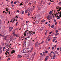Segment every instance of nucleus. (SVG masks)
Listing matches in <instances>:
<instances>
[{"mask_svg":"<svg viewBox=\"0 0 61 61\" xmlns=\"http://www.w3.org/2000/svg\"><path fill=\"white\" fill-rule=\"evenodd\" d=\"M56 9L58 10L59 14L57 15V19H60V18L61 17V8H59V6L56 7Z\"/></svg>","mask_w":61,"mask_h":61,"instance_id":"f257e3e1","label":"nucleus"},{"mask_svg":"<svg viewBox=\"0 0 61 61\" xmlns=\"http://www.w3.org/2000/svg\"><path fill=\"white\" fill-rule=\"evenodd\" d=\"M29 34V31L27 32L25 31V32L24 33V35L25 36H28Z\"/></svg>","mask_w":61,"mask_h":61,"instance_id":"f03ea898","label":"nucleus"},{"mask_svg":"<svg viewBox=\"0 0 61 61\" xmlns=\"http://www.w3.org/2000/svg\"><path fill=\"white\" fill-rule=\"evenodd\" d=\"M21 52L22 53H25L27 52V49L26 48H25L23 50L21 51Z\"/></svg>","mask_w":61,"mask_h":61,"instance_id":"7ed1b4c3","label":"nucleus"},{"mask_svg":"<svg viewBox=\"0 0 61 61\" xmlns=\"http://www.w3.org/2000/svg\"><path fill=\"white\" fill-rule=\"evenodd\" d=\"M25 41H24L23 42V46H25V42H26V40H27V39L26 38H25Z\"/></svg>","mask_w":61,"mask_h":61,"instance_id":"20e7f679","label":"nucleus"},{"mask_svg":"<svg viewBox=\"0 0 61 61\" xmlns=\"http://www.w3.org/2000/svg\"><path fill=\"white\" fill-rule=\"evenodd\" d=\"M33 31H29V35L28 36H31V35H32V33Z\"/></svg>","mask_w":61,"mask_h":61,"instance_id":"39448f33","label":"nucleus"},{"mask_svg":"<svg viewBox=\"0 0 61 61\" xmlns=\"http://www.w3.org/2000/svg\"><path fill=\"white\" fill-rule=\"evenodd\" d=\"M13 29V27H9V31H12V30Z\"/></svg>","mask_w":61,"mask_h":61,"instance_id":"423d86ee","label":"nucleus"},{"mask_svg":"<svg viewBox=\"0 0 61 61\" xmlns=\"http://www.w3.org/2000/svg\"><path fill=\"white\" fill-rule=\"evenodd\" d=\"M28 11L30 13H31L32 10L31 9H28Z\"/></svg>","mask_w":61,"mask_h":61,"instance_id":"0eeeda50","label":"nucleus"},{"mask_svg":"<svg viewBox=\"0 0 61 61\" xmlns=\"http://www.w3.org/2000/svg\"><path fill=\"white\" fill-rule=\"evenodd\" d=\"M51 15H49L47 17V19L49 20V18H50V17H51Z\"/></svg>","mask_w":61,"mask_h":61,"instance_id":"6e6552de","label":"nucleus"},{"mask_svg":"<svg viewBox=\"0 0 61 61\" xmlns=\"http://www.w3.org/2000/svg\"><path fill=\"white\" fill-rule=\"evenodd\" d=\"M10 41H12L13 40V36H10Z\"/></svg>","mask_w":61,"mask_h":61,"instance_id":"1a4fd4ad","label":"nucleus"},{"mask_svg":"<svg viewBox=\"0 0 61 61\" xmlns=\"http://www.w3.org/2000/svg\"><path fill=\"white\" fill-rule=\"evenodd\" d=\"M33 49H34V48H33V47H32L31 48L30 50V52H32L33 50Z\"/></svg>","mask_w":61,"mask_h":61,"instance_id":"9d476101","label":"nucleus"},{"mask_svg":"<svg viewBox=\"0 0 61 61\" xmlns=\"http://www.w3.org/2000/svg\"><path fill=\"white\" fill-rule=\"evenodd\" d=\"M15 51L14 50H13L12 51H11V54H13L14 53H15Z\"/></svg>","mask_w":61,"mask_h":61,"instance_id":"9b49d317","label":"nucleus"},{"mask_svg":"<svg viewBox=\"0 0 61 61\" xmlns=\"http://www.w3.org/2000/svg\"><path fill=\"white\" fill-rule=\"evenodd\" d=\"M28 57H29V55L27 54V57L26 58V59H28L29 58Z\"/></svg>","mask_w":61,"mask_h":61,"instance_id":"f8f14e48","label":"nucleus"},{"mask_svg":"<svg viewBox=\"0 0 61 61\" xmlns=\"http://www.w3.org/2000/svg\"><path fill=\"white\" fill-rule=\"evenodd\" d=\"M21 57H22V56H21L20 55H19L18 56V58H21Z\"/></svg>","mask_w":61,"mask_h":61,"instance_id":"ddd939ff","label":"nucleus"},{"mask_svg":"<svg viewBox=\"0 0 61 61\" xmlns=\"http://www.w3.org/2000/svg\"><path fill=\"white\" fill-rule=\"evenodd\" d=\"M38 45V42H37L35 44V46L36 47Z\"/></svg>","mask_w":61,"mask_h":61,"instance_id":"4468645a","label":"nucleus"},{"mask_svg":"<svg viewBox=\"0 0 61 61\" xmlns=\"http://www.w3.org/2000/svg\"><path fill=\"white\" fill-rule=\"evenodd\" d=\"M59 34V33H56L55 34V36H57Z\"/></svg>","mask_w":61,"mask_h":61,"instance_id":"2eb2a0df","label":"nucleus"},{"mask_svg":"<svg viewBox=\"0 0 61 61\" xmlns=\"http://www.w3.org/2000/svg\"><path fill=\"white\" fill-rule=\"evenodd\" d=\"M24 5V3H21L19 5H20V6L21 5Z\"/></svg>","mask_w":61,"mask_h":61,"instance_id":"dca6fc26","label":"nucleus"},{"mask_svg":"<svg viewBox=\"0 0 61 61\" xmlns=\"http://www.w3.org/2000/svg\"><path fill=\"white\" fill-rule=\"evenodd\" d=\"M54 55L53 56V59H55L56 58V57H55V56H56V55L55 54H54Z\"/></svg>","mask_w":61,"mask_h":61,"instance_id":"f3484780","label":"nucleus"},{"mask_svg":"<svg viewBox=\"0 0 61 61\" xmlns=\"http://www.w3.org/2000/svg\"><path fill=\"white\" fill-rule=\"evenodd\" d=\"M16 37H18L19 36V35L18 34H16Z\"/></svg>","mask_w":61,"mask_h":61,"instance_id":"a211bd4d","label":"nucleus"},{"mask_svg":"<svg viewBox=\"0 0 61 61\" xmlns=\"http://www.w3.org/2000/svg\"><path fill=\"white\" fill-rule=\"evenodd\" d=\"M39 23V21H36L35 22V23H36V24H37Z\"/></svg>","mask_w":61,"mask_h":61,"instance_id":"6ab92c4d","label":"nucleus"},{"mask_svg":"<svg viewBox=\"0 0 61 61\" xmlns=\"http://www.w3.org/2000/svg\"><path fill=\"white\" fill-rule=\"evenodd\" d=\"M49 56H53V55L51 53H50L49 54Z\"/></svg>","mask_w":61,"mask_h":61,"instance_id":"aec40b11","label":"nucleus"},{"mask_svg":"<svg viewBox=\"0 0 61 61\" xmlns=\"http://www.w3.org/2000/svg\"><path fill=\"white\" fill-rule=\"evenodd\" d=\"M13 42L14 43H15V39H13Z\"/></svg>","mask_w":61,"mask_h":61,"instance_id":"412c9836","label":"nucleus"},{"mask_svg":"<svg viewBox=\"0 0 61 61\" xmlns=\"http://www.w3.org/2000/svg\"><path fill=\"white\" fill-rule=\"evenodd\" d=\"M52 11H51L49 13V14H52Z\"/></svg>","mask_w":61,"mask_h":61,"instance_id":"4be33fe9","label":"nucleus"},{"mask_svg":"<svg viewBox=\"0 0 61 61\" xmlns=\"http://www.w3.org/2000/svg\"><path fill=\"white\" fill-rule=\"evenodd\" d=\"M48 1H50V2H54L53 0H49Z\"/></svg>","mask_w":61,"mask_h":61,"instance_id":"5701e85b","label":"nucleus"},{"mask_svg":"<svg viewBox=\"0 0 61 61\" xmlns=\"http://www.w3.org/2000/svg\"><path fill=\"white\" fill-rule=\"evenodd\" d=\"M52 28H54V27H55V25H53L51 26Z\"/></svg>","mask_w":61,"mask_h":61,"instance_id":"b1692460","label":"nucleus"},{"mask_svg":"<svg viewBox=\"0 0 61 61\" xmlns=\"http://www.w3.org/2000/svg\"><path fill=\"white\" fill-rule=\"evenodd\" d=\"M29 61H31L32 60V58H30L29 59Z\"/></svg>","mask_w":61,"mask_h":61,"instance_id":"393cba45","label":"nucleus"},{"mask_svg":"<svg viewBox=\"0 0 61 61\" xmlns=\"http://www.w3.org/2000/svg\"><path fill=\"white\" fill-rule=\"evenodd\" d=\"M36 17H34L33 19V20H34L35 21V20H36Z\"/></svg>","mask_w":61,"mask_h":61,"instance_id":"a878e982","label":"nucleus"},{"mask_svg":"<svg viewBox=\"0 0 61 61\" xmlns=\"http://www.w3.org/2000/svg\"><path fill=\"white\" fill-rule=\"evenodd\" d=\"M6 52H8V51H9V50H6Z\"/></svg>","mask_w":61,"mask_h":61,"instance_id":"bb28decb","label":"nucleus"},{"mask_svg":"<svg viewBox=\"0 0 61 61\" xmlns=\"http://www.w3.org/2000/svg\"><path fill=\"white\" fill-rule=\"evenodd\" d=\"M1 45L2 46H3L5 45V44H4V43L3 42L1 43Z\"/></svg>","mask_w":61,"mask_h":61,"instance_id":"cd10ccee","label":"nucleus"},{"mask_svg":"<svg viewBox=\"0 0 61 61\" xmlns=\"http://www.w3.org/2000/svg\"><path fill=\"white\" fill-rule=\"evenodd\" d=\"M23 25H25V22H23L22 23Z\"/></svg>","mask_w":61,"mask_h":61,"instance_id":"c85d7f7f","label":"nucleus"},{"mask_svg":"<svg viewBox=\"0 0 61 61\" xmlns=\"http://www.w3.org/2000/svg\"><path fill=\"white\" fill-rule=\"evenodd\" d=\"M43 29V27H41V29H40V30L42 31Z\"/></svg>","mask_w":61,"mask_h":61,"instance_id":"c756f323","label":"nucleus"},{"mask_svg":"<svg viewBox=\"0 0 61 61\" xmlns=\"http://www.w3.org/2000/svg\"><path fill=\"white\" fill-rule=\"evenodd\" d=\"M6 37L5 36L4 38V39L5 40H6Z\"/></svg>","mask_w":61,"mask_h":61,"instance_id":"7c9ffc66","label":"nucleus"},{"mask_svg":"<svg viewBox=\"0 0 61 61\" xmlns=\"http://www.w3.org/2000/svg\"><path fill=\"white\" fill-rule=\"evenodd\" d=\"M13 34L14 35V34H15V30L13 31Z\"/></svg>","mask_w":61,"mask_h":61,"instance_id":"2f4dec72","label":"nucleus"},{"mask_svg":"<svg viewBox=\"0 0 61 61\" xmlns=\"http://www.w3.org/2000/svg\"><path fill=\"white\" fill-rule=\"evenodd\" d=\"M41 8V7H40V8H39L38 9V10H40Z\"/></svg>","mask_w":61,"mask_h":61,"instance_id":"473e14b6","label":"nucleus"},{"mask_svg":"<svg viewBox=\"0 0 61 61\" xmlns=\"http://www.w3.org/2000/svg\"><path fill=\"white\" fill-rule=\"evenodd\" d=\"M48 5H50V4H51V3H50V2H49L48 3Z\"/></svg>","mask_w":61,"mask_h":61,"instance_id":"72a5a7b5","label":"nucleus"},{"mask_svg":"<svg viewBox=\"0 0 61 61\" xmlns=\"http://www.w3.org/2000/svg\"><path fill=\"white\" fill-rule=\"evenodd\" d=\"M27 12H28V10H26L25 11V13H27Z\"/></svg>","mask_w":61,"mask_h":61,"instance_id":"f704fd0d","label":"nucleus"},{"mask_svg":"<svg viewBox=\"0 0 61 61\" xmlns=\"http://www.w3.org/2000/svg\"><path fill=\"white\" fill-rule=\"evenodd\" d=\"M30 15V13H29V12H28V16H29Z\"/></svg>","mask_w":61,"mask_h":61,"instance_id":"c9c22d12","label":"nucleus"},{"mask_svg":"<svg viewBox=\"0 0 61 61\" xmlns=\"http://www.w3.org/2000/svg\"><path fill=\"white\" fill-rule=\"evenodd\" d=\"M18 22H17L16 23V25H15L16 26H17V24H18Z\"/></svg>","mask_w":61,"mask_h":61,"instance_id":"e433bc0d","label":"nucleus"},{"mask_svg":"<svg viewBox=\"0 0 61 61\" xmlns=\"http://www.w3.org/2000/svg\"><path fill=\"white\" fill-rule=\"evenodd\" d=\"M5 49V47H3V52L4 51Z\"/></svg>","mask_w":61,"mask_h":61,"instance_id":"4c0bfd02","label":"nucleus"},{"mask_svg":"<svg viewBox=\"0 0 61 61\" xmlns=\"http://www.w3.org/2000/svg\"><path fill=\"white\" fill-rule=\"evenodd\" d=\"M7 13H9V15H10V11H9V12L8 11Z\"/></svg>","mask_w":61,"mask_h":61,"instance_id":"58836bf2","label":"nucleus"},{"mask_svg":"<svg viewBox=\"0 0 61 61\" xmlns=\"http://www.w3.org/2000/svg\"><path fill=\"white\" fill-rule=\"evenodd\" d=\"M52 50H53V49H55V48L54 47H52Z\"/></svg>","mask_w":61,"mask_h":61,"instance_id":"ea45409f","label":"nucleus"},{"mask_svg":"<svg viewBox=\"0 0 61 61\" xmlns=\"http://www.w3.org/2000/svg\"><path fill=\"white\" fill-rule=\"evenodd\" d=\"M52 16H51V17L50 18L51 19H52Z\"/></svg>","mask_w":61,"mask_h":61,"instance_id":"a19ab883","label":"nucleus"},{"mask_svg":"<svg viewBox=\"0 0 61 61\" xmlns=\"http://www.w3.org/2000/svg\"><path fill=\"white\" fill-rule=\"evenodd\" d=\"M10 59V58H9L7 60V61H8V60H9Z\"/></svg>","mask_w":61,"mask_h":61,"instance_id":"79ce46f5","label":"nucleus"},{"mask_svg":"<svg viewBox=\"0 0 61 61\" xmlns=\"http://www.w3.org/2000/svg\"><path fill=\"white\" fill-rule=\"evenodd\" d=\"M55 52L56 53V54H57V55H58V53L57 51H56Z\"/></svg>","mask_w":61,"mask_h":61,"instance_id":"37998d69","label":"nucleus"},{"mask_svg":"<svg viewBox=\"0 0 61 61\" xmlns=\"http://www.w3.org/2000/svg\"><path fill=\"white\" fill-rule=\"evenodd\" d=\"M42 22H45V20L43 19L42 20Z\"/></svg>","mask_w":61,"mask_h":61,"instance_id":"c03bdc74","label":"nucleus"},{"mask_svg":"<svg viewBox=\"0 0 61 61\" xmlns=\"http://www.w3.org/2000/svg\"><path fill=\"white\" fill-rule=\"evenodd\" d=\"M59 47H58V48H57V50H59Z\"/></svg>","mask_w":61,"mask_h":61,"instance_id":"a18cd8bd","label":"nucleus"},{"mask_svg":"<svg viewBox=\"0 0 61 61\" xmlns=\"http://www.w3.org/2000/svg\"><path fill=\"white\" fill-rule=\"evenodd\" d=\"M55 31L56 32V33H57V32H58V30H56Z\"/></svg>","mask_w":61,"mask_h":61,"instance_id":"49530a36","label":"nucleus"},{"mask_svg":"<svg viewBox=\"0 0 61 61\" xmlns=\"http://www.w3.org/2000/svg\"><path fill=\"white\" fill-rule=\"evenodd\" d=\"M45 61H46L47 60V58H45Z\"/></svg>","mask_w":61,"mask_h":61,"instance_id":"de8ad7c7","label":"nucleus"},{"mask_svg":"<svg viewBox=\"0 0 61 61\" xmlns=\"http://www.w3.org/2000/svg\"><path fill=\"white\" fill-rule=\"evenodd\" d=\"M16 34H13V36H16Z\"/></svg>","mask_w":61,"mask_h":61,"instance_id":"09e8293b","label":"nucleus"},{"mask_svg":"<svg viewBox=\"0 0 61 61\" xmlns=\"http://www.w3.org/2000/svg\"><path fill=\"white\" fill-rule=\"evenodd\" d=\"M56 41V39H55L53 40V42H54Z\"/></svg>","mask_w":61,"mask_h":61,"instance_id":"8fccbe9b","label":"nucleus"},{"mask_svg":"<svg viewBox=\"0 0 61 61\" xmlns=\"http://www.w3.org/2000/svg\"><path fill=\"white\" fill-rule=\"evenodd\" d=\"M22 14H24V11H22Z\"/></svg>","mask_w":61,"mask_h":61,"instance_id":"3c124183","label":"nucleus"},{"mask_svg":"<svg viewBox=\"0 0 61 61\" xmlns=\"http://www.w3.org/2000/svg\"><path fill=\"white\" fill-rule=\"evenodd\" d=\"M28 23V22L27 21H26V25H27V23Z\"/></svg>","mask_w":61,"mask_h":61,"instance_id":"603ef678","label":"nucleus"},{"mask_svg":"<svg viewBox=\"0 0 61 61\" xmlns=\"http://www.w3.org/2000/svg\"><path fill=\"white\" fill-rule=\"evenodd\" d=\"M8 9H7V8H6V11H7V12H8Z\"/></svg>","mask_w":61,"mask_h":61,"instance_id":"864d4df0","label":"nucleus"},{"mask_svg":"<svg viewBox=\"0 0 61 61\" xmlns=\"http://www.w3.org/2000/svg\"><path fill=\"white\" fill-rule=\"evenodd\" d=\"M46 53H48V51H45Z\"/></svg>","mask_w":61,"mask_h":61,"instance_id":"5fc2aeb1","label":"nucleus"},{"mask_svg":"<svg viewBox=\"0 0 61 61\" xmlns=\"http://www.w3.org/2000/svg\"><path fill=\"white\" fill-rule=\"evenodd\" d=\"M43 43H44V41H43L42 42H41V44H42Z\"/></svg>","mask_w":61,"mask_h":61,"instance_id":"6e6d98bb","label":"nucleus"},{"mask_svg":"<svg viewBox=\"0 0 61 61\" xmlns=\"http://www.w3.org/2000/svg\"><path fill=\"white\" fill-rule=\"evenodd\" d=\"M2 47H0V50H1V49H2Z\"/></svg>","mask_w":61,"mask_h":61,"instance_id":"4d7b16f0","label":"nucleus"},{"mask_svg":"<svg viewBox=\"0 0 61 61\" xmlns=\"http://www.w3.org/2000/svg\"><path fill=\"white\" fill-rule=\"evenodd\" d=\"M14 4H16V1L15 2Z\"/></svg>","mask_w":61,"mask_h":61,"instance_id":"13d9d810","label":"nucleus"},{"mask_svg":"<svg viewBox=\"0 0 61 61\" xmlns=\"http://www.w3.org/2000/svg\"><path fill=\"white\" fill-rule=\"evenodd\" d=\"M3 36V35H2L0 34V36Z\"/></svg>","mask_w":61,"mask_h":61,"instance_id":"bf43d9fd","label":"nucleus"},{"mask_svg":"<svg viewBox=\"0 0 61 61\" xmlns=\"http://www.w3.org/2000/svg\"><path fill=\"white\" fill-rule=\"evenodd\" d=\"M54 22H56V19H55L54 20Z\"/></svg>","mask_w":61,"mask_h":61,"instance_id":"052dcab7","label":"nucleus"},{"mask_svg":"<svg viewBox=\"0 0 61 61\" xmlns=\"http://www.w3.org/2000/svg\"><path fill=\"white\" fill-rule=\"evenodd\" d=\"M32 34H35V32H32Z\"/></svg>","mask_w":61,"mask_h":61,"instance_id":"680f3d73","label":"nucleus"},{"mask_svg":"<svg viewBox=\"0 0 61 61\" xmlns=\"http://www.w3.org/2000/svg\"><path fill=\"white\" fill-rule=\"evenodd\" d=\"M29 5H32V3H29Z\"/></svg>","mask_w":61,"mask_h":61,"instance_id":"e2e57ef3","label":"nucleus"},{"mask_svg":"<svg viewBox=\"0 0 61 61\" xmlns=\"http://www.w3.org/2000/svg\"><path fill=\"white\" fill-rule=\"evenodd\" d=\"M49 57V56H46V58H48Z\"/></svg>","mask_w":61,"mask_h":61,"instance_id":"0e129e2a","label":"nucleus"},{"mask_svg":"<svg viewBox=\"0 0 61 61\" xmlns=\"http://www.w3.org/2000/svg\"><path fill=\"white\" fill-rule=\"evenodd\" d=\"M52 33V31H51L49 33V34L50 35L51 34V33Z\"/></svg>","mask_w":61,"mask_h":61,"instance_id":"69168bd1","label":"nucleus"},{"mask_svg":"<svg viewBox=\"0 0 61 61\" xmlns=\"http://www.w3.org/2000/svg\"><path fill=\"white\" fill-rule=\"evenodd\" d=\"M48 23L47 22H46L45 23L46 24V25H47V24H48Z\"/></svg>","mask_w":61,"mask_h":61,"instance_id":"338daca9","label":"nucleus"},{"mask_svg":"<svg viewBox=\"0 0 61 61\" xmlns=\"http://www.w3.org/2000/svg\"><path fill=\"white\" fill-rule=\"evenodd\" d=\"M50 39H48V41H50Z\"/></svg>","mask_w":61,"mask_h":61,"instance_id":"774afa93","label":"nucleus"}]
</instances>
